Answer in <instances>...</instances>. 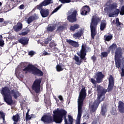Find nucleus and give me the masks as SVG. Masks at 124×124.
<instances>
[{
	"instance_id": "obj_1",
	"label": "nucleus",
	"mask_w": 124,
	"mask_h": 124,
	"mask_svg": "<svg viewBox=\"0 0 124 124\" xmlns=\"http://www.w3.org/2000/svg\"><path fill=\"white\" fill-rule=\"evenodd\" d=\"M66 111L63 109H60L57 108L53 111V118L51 115H45L42 117L41 121L44 123H53L54 122L56 124H61L62 122V118L63 116H65L67 114Z\"/></svg>"
},
{
	"instance_id": "obj_2",
	"label": "nucleus",
	"mask_w": 124,
	"mask_h": 124,
	"mask_svg": "<svg viewBox=\"0 0 124 124\" xmlns=\"http://www.w3.org/2000/svg\"><path fill=\"white\" fill-rule=\"evenodd\" d=\"M97 91L98 93L97 99L93 104H90V109L91 113L95 112L97 107H98L99 103H100L101 101L104 100V98H105V93H106V92H107V90L104 89V88L100 85H98L97 87Z\"/></svg>"
},
{
	"instance_id": "obj_3",
	"label": "nucleus",
	"mask_w": 124,
	"mask_h": 124,
	"mask_svg": "<svg viewBox=\"0 0 124 124\" xmlns=\"http://www.w3.org/2000/svg\"><path fill=\"white\" fill-rule=\"evenodd\" d=\"M123 55V50L122 48H117L115 52V61L116 67L122 70L121 76L124 77V57L122 56Z\"/></svg>"
},
{
	"instance_id": "obj_4",
	"label": "nucleus",
	"mask_w": 124,
	"mask_h": 124,
	"mask_svg": "<svg viewBox=\"0 0 124 124\" xmlns=\"http://www.w3.org/2000/svg\"><path fill=\"white\" fill-rule=\"evenodd\" d=\"M88 47H87L86 44H82L81 46V49L80 51L78 53V55L79 56L80 58L77 56H75L74 60L75 63L77 65H80L82 63V60H86V55H87V52H88Z\"/></svg>"
},
{
	"instance_id": "obj_5",
	"label": "nucleus",
	"mask_w": 124,
	"mask_h": 124,
	"mask_svg": "<svg viewBox=\"0 0 124 124\" xmlns=\"http://www.w3.org/2000/svg\"><path fill=\"white\" fill-rule=\"evenodd\" d=\"M1 94H2L4 101L8 105H11L13 103L12 97H11V91L8 87H4L0 91Z\"/></svg>"
},
{
	"instance_id": "obj_6",
	"label": "nucleus",
	"mask_w": 124,
	"mask_h": 124,
	"mask_svg": "<svg viewBox=\"0 0 124 124\" xmlns=\"http://www.w3.org/2000/svg\"><path fill=\"white\" fill-rule=\"evenodd\" d=\"M104 10L108 13L109 17H117L120 13V9H117V4L116 3L110 4L108 7L105 8Z\"/></svg>"
},
{
	"instance_id": "obj_7",
	"label": "nucleus",
	"mask_w": 124,
	"mask_h": 124,
	"mask_svg": "<svg viewBox=\"0 0 124 124\" xmlns=\"http://www.w3.org/2000/svg\"><path fill=\"white\" fill-rule=\"evenodd\" d=\"M23 71H28L29 72H31L33 74L35 75H39L42 76L43 73L40 70L37 69L34 65H29L26 68L23 69Z\"/></svg>"
},
{
	"instance_id": "obj_8",
	"label": "nucleus",
	"mask_w": 124,
	"mask_h": 124,
	"mask_svg": "<svg viewBox=\"0 0 124 124\" xmlns=\"http://www.w3.org/2000/svg\"><path fill=\"white\" fill-rule=\"evenodd\" d=\"M100 22V19L99 18H92V22L90 25V29L91 31V36L93 39H94V36L96 34V32L95 31V28L97 26V22Z\"/></svg>"
},
{
	"instance_id": "obj_9",
	"label": "nucleus",
	"mask_w": 124,
	"mask_h": 124,
	"mask_svg": "<svg viewBox=\"0 0 124 124\" xmlns=\"http://www.w3.org/2000/svg\"><path fill=\"white\" fill-rule=\"evenodd\" d=\"M77 14V11L75 10H70L68 12V15L67 19L68 21L71 22V23H74V22H76V15Z\"/></svg>"
},
{
	"instance_id": "obj_10",
	"label": "nucleus",
	"mask_w": 124,
	"mask_h": 124,
	"mask_svg": "<svg viewBox=\"0 0 124 124\" xmlns=\"http://www.w3.org/2000/svg\"><path fill=\"white\" fill-rule=\"evenodd\" d=\"M41 83V79H36L32 86V89L36 93H40V83Z\"/></svg>"
},
{
	"instance_id": "obj_11",
	"label": "nucleus",
	"mask_w": 124,
	"mask_h": 124,
	"mask_svg": "<svg viewBox=\"0 0 124 124\" xmlns=\"http://www.w3.org/2000/svg\"><path fill=\"white\" fill-rule=\"evenodd\" d=\"M50 3H53V0H45L43 2L38 5L36 8L39 10H41L43 6H47Z\"/></svg>"
},
{
	"instance_id": "obj_12",
	"label": "nucleus",
	"mask_w": 124,
	"mask_h": 124,
	"mask_svg": "<svg viewBox=\"0 0 124 124\" xmlns=\"http://www.w3.org/2000/svg\"><path fill=\"white\" fill-rule=\"evenodd\" d=\"M109 85L107 89L108 92H111L113 90V87L114 86V78L112 76H110L109 79Z\"/></svg>"
},
{
	"instance_id": "obj_13",
	"label": "nucleus",
	"mask_w": 124,
	"mask_h": 124,
	"mask_svg": "<svg viewBox=\"0 0 124 124\" xmlns=\"http://www.w3.org/2000/svg\"><path fill=\"white\" fill-rule=\"evenodd\" d=\"M40 13L43 18H46L49 16V11L47 9H42L40 10Z\"/></svg>"
},
{
	"instance_id": "obj_14",
	"label": "nucleus",
	"mask_w": 124,
	"mask_h": 124,
	"mask_svg": "<svg viewBox=\"0 0 124 124\" xmlns=\"http://www.w3.org/2000/svg\"><path fill=\"white\" fill-rule=\"evenodd\" d=\"M95 77L97 83H101V81H102V79L104 78V75H103L101 72H100L96 74Z\"/></svg>"
},
{
	"instance_id": "obj_15",
	"label": "nucleus",
	"mask_w": 124,
	"mask_h": 124,
	"mask_svg": "<svg viewBox=\"0 0 124 124\" xmlns=\"http://www.w3.org/2000/svg\"><path fill=\"white\" fill-rule=\"evenodd\" d=\"M21 95V94H20V93L19 92L13 90L11 91V96L12 97V96H14V97L16 99V98H18L19 96Z\"/></svg>"
},
{
	"instance_id": "obj_16",
	"label": "nucleus",
	"mask_w": 124,
	"mask_h": 124,
	"mask_svg": "<svg viewBox=\"0 0 124 124\" xmlns=\"http://www.w3.org/2000/svg\"><path fill=\"white\" fill-rule=\"evenodd\" d=\"M118 109L119 112L122 113V114H124V103L122 101H119L118 102Z\"/></svg>"
},
{
	"instance_id": "obj_17",
	"label": "nucleus",
	"mask_w": 124,
	"mask_h": 124,
	"mask_svg": "<svg viewBox=\"0 0 124 124\" xmlns=\"http://www.w3.org/2000/svg\"><path fill=\"white\" fill-rule=\"evenodd\" d=\"M13 29L15 31H20L23 29V25L20 22L17 23V25L13 27Z\"/></svg>"
},
{
	"instance_id": "obj_18",
	"label": "nucleus",
	"mask_w": 124,
	"mask_h": 124,
	"mask_svg": "<svg viewBox=\"0 0 124 124\" xmlns=\"http://www.w3.org/2000/svg\"><path fill=\"white\" fill-rule=\"evenodd\" d=\"M81 15H87V13L89 12L90 11V8L89 6H84L82 9H81Z\"/></svg>"
},
{
	"instance_id": "obj_19",
	"label": "nucleus",
	"mask_w": 124,
	"mask_h": 124,
	"mask_svg": "<svg viewBox=\"0 0 124 124\" xmlns=\"http://www.w3.org/2000/svg\"><path fill=\"white\" fill-rule=\"evenodd\" d=\"M66 41L68 43H69L70 45L73 46V47H79V44H78V42H75L71 40H66Z\"/></svg>"
},
{
	"instance_id": "obj_20",
	"label": "nucleus",
	"mask_w": 124,
	"mask_h": 124,
	"mask_svg": "<svg viewBox=\"0 0 124 124\" xmlns=\"http://www.w3.org/2000/svg\"><path fill=\"white\" fill-rule=\"evenodd\" d=\"M18 41L19 43H21L23 45H27L28 43L29 40L27 38L24 37L18 40Z\"/></svg>"
},
{
	"instance_id": "obj_21",
	"label": "nucleus",
	"mask_w": 124,
	"mask_h": 124,
	"mask_svg": "<svg viewBox=\"0 0 124 124\" xmlns=\"http://www.w3.org/2000/svg\"><path fill=\"white\" fill-rule=\"evenodd\" d=\"M82 34H83V31H82V30H80L77 33L74 34L73 37L74 38H80V37L82 36Z\"/></svg>"
},
{
	"instance_id": "obj_22",
	"label": "nucleus",
	"mask_w": 124,
	"mask_h": 124,
	"mask_svg": "<svg viewBox=\"0 0 124 124\" xmlns=\"http://www.w3.org/2000/svg\"><path fill=\"white\" fill-rule=\"evenodd\" d=\"M12 120L14 121V122H15L14 124H16L18 121H20V116H19V115L18 114L14 115L12 117Z\"/></svg>"
},
{
	"instance_id": "obj_23",
	"label": "nucleus",
	"mask_w": 124,
	"mask_h": 124,
	"mask_svg": "<svg viewBox=\"0 0 124 124\" xmlns=\"http://www.w3.org/2000/svg\"><path fill=\"white\" fill-rule=\"evenodd\" d=\"M106 28V21L102 20L100 24V30L101 31H104V29Z\"/></svg>"
},
{
	"instance_id": "obj_24",
	"label": "nucleus",
	"mask_w": 124,
	"mask_h": 124,
	"mask_svg": "<svg viewBox=\"0 0 124 124\" xmlns=\"http://www.w3.org/2000/svg\"><path fill=\"white\" fill-rule=\"evenodd\" d=\"M80 28V25L79 24H75L74 25L71 26L70 27V31H74L76 30H77Z\"/></svg>"
},
{
	"instance_id": "obj_25",
	"label": "nucleus",
	"mask_w": 124,
	"mask_h": 124,
	"mask_svg": "<svg viewBox=\"0 0 124 124\" xmlns=\"http://www.w3.org/2000/svg\"><path fill=\"white\" fill-rule=\"evenodd\" d=\"M116 48L117 45H116V44H113L108 47V49L109 50V51H111L112 52H113Z\"/></svg>"
},
{
	"instance_id": "obj_26",
	"label": "nucleus",
	"mask_w": 124,
	"mask_h": 124,
	"mask_svg": "<svg viewBox=\"0 0 124 124\" xmlns=\"http://www.w3.org/2000/svg\"><path fill=\"white\" fill-rule=\"evenodd\" d=\"M55 30H56V27L53 26H48L47 28H46V31H55Z\"/></svg>"
},
{
	"instance_id": "obj_27",
	"label": "nucleus",
	"mask_w": 124,
	"mask_h": 124,
	"mask_svg": "<svg viewBox=\"0 0 124 124\" xmlns=\"http://www.w3.org/2000/svg\"><path fill=\"white\" fill-rule=\"evenodd\" d=\"M113 36L112 35H108L104 36V39L106 41H110L112 39Z\"/></svg>"
},
{
	"instance_id": "obj_28",
	"label": "nucleus",
	"mask_w": 124,
	"mask_h": 124,
	"mask_svg": "<svg viewBox=\"0 0 124 124\" xmlns=\"http://www.w3.org/2000/svg\"><path fill=\"white\" fill-rule=\"evenodd\" d=\"M29 32H30V30H26L25 31H23L21 33H19V35H27Z\"/></svg>"
},
{
	"instance_id": "obj_29",
	"label": "nucleus",
	"mask_w": 124,
	"mask_h": 124,
	"mask_svg": "<svg viewBox=\"0 0 124 124\" xmlns=\"http://www.w3.org/2000/svg\"><path fill=\"white\" fill-rule=\"evenodd\" d=\"M107 112V109L105 107H102L101 114L102 116H105L106 113Z\"/></svg>"
},
{
	"instance_id": "obj_30",
	"label": "nucleus",
	"mask_w": 124,
	"mask_h": 124,
	"mask_svg": "<svg viewBox=\"0 0 124 124\" xmlns=\"http://www.w3.org/2000/svg\"><path fill=\"white\" fill-rule=\"evenodd\" d=\"M56 69H57V71L58 72L62 71V70H63V68H62V66L60 65H58L56 66Z\"/></svg>"
},
{
	"instance_id": "obj_31",
	"label": "nucleus",
	"mask_w": 124,
	"mask_h": 124,
	"mask_svg": "<svg viewBox=\"0 0 124 124\" xmlns=\"http://www.w3.org/2000/svg\"><path fill=\"white\" fill-rule=\"evenodd\" d=\"M33 20H34V16L30 17L27 20L28 24H31V23L32 22V21H33Z\"/></svg>"
},
{
	"instance_id": "obj_32",
	"label": "nucleus",
	"mask_w": 124,
	"mask_h": 124,
	"mask_svg": "<svg viewBox=\"0 0 124 124\" xmlns=\"http://www.w3.org/2000/svg\"><path fill=\"white\" fill-rule=\"evenodd\" d=\"M108 56V53L107 52H103L101 53V58H106Z\"/></svg>"
},
{
	"instance_id": "obj_33",
	"label": "nucleus",
	"mask_w": 124,
	"mask_h": 124,
	"mask_svg": "<svg viewBox=\"0 0 124 124\" xmlns=\"http://www.w3.org/2000/svg\"><path fill=\"white\" fill-rule=\"evenodd\" d=\"M62 5H60V6H59L58 7H57L55 9H54L52 12V14H54V13H56V12H57V11H58V10H59L60 9V8H61L62 7Z\"/></svg>"
},
{
	"instance_id": "obj_34",
	"label": "nucleus",
	"mask_w": 124,
	"mask_h": 124,
	"mask_svg": "<svg viewBox=\"0 0 124 124\" xmlns=\"http://www.w3.org/2000/svg\"><path fill=\"white\" fill-rule=\"evenodd\" d=\"M62 3H68L70 2V0H59Z\"/></svg>"
},
{
	"instance_id": "obj_35",
	"label": "nucleus",
	"mask_w": 124,
	"mask_h": 124,
	"mask_svg": "<svg viewBox=\"0 0 124 124\" xmlns=\"http://www.w3.org/2000/svg\"><path fill=\"white\" fill-rule=\"evenodd\" d=\"M0 116L2 118L3 122H4V117H5V114L1 111H0Z\"/></svg>"
},
{
	"instance_id": "obj_36",
	"label": "nucleus",
	"mask_w": 124,
	"mask_h": 124,
	"mask_svg": "<svg viewBox=\"0 0 124 124\" xmlns=\"http://www.w3.org/2000/svg\"><path fill=\"white\" fill-rule=\"evenodd\" d=\"M120 15H124V6H123L121 9Z\"/></svg>"
},
{
	"instance_id": "obj_37",
	"label": "nucleus",
	"mask_w": 124,
	"mask_h": 124,
	"mask_svg": "<svg viewBox=\"0 0 124 124\" xmlns=\"http://www.w3.org/2000/svg\"><path fill=\"white\" fill-rule=\"evenodd\" d=\"M49 46L50 47H51V48H52V49H53V48L55 46H56V44H55V43H50L49 44Z\"/></svg>"
},
{
	"instance_id": "obj_38",
	"label": "nucleus",
	"mask_w": 124,
	"mask_h": 124,
	"mask_svg": "<svg viewBox=\"0 0 124 124\" xmlns=\"http://www.w3.org/2000/svg\"><path fill=\"white\" fill-rule=\"evenodd\" d=\"M34 54H35V52L33 51H31L29 52V55L31 56V57H32Z\"/></svg>"
},
{
	"instance_id": "obj_39",
	"label": "nucleus",
	"mask_w": 124,
	"mask_h": 124,
	"mask_svg": "<svg viewBox=\"0 0 124 124\" xmlns=\"http://www.w3.org/2000/svg\"><path fill=\"white\" fill-rule=\"evenodd\" d=\"M62 30H63V26H62L59 27L57 29V31H62Z\"/></svg>"
},
{
	"instance_id": "obj_40",
	"label": "nucleus",
	"mask_w": 124,
	"mask_h": 124,
	"mask_svg": "<svg viewBox=\"0 0 124 124\" xmlns=\"http://www.w3.org/2000/svg\"><path fill=\"white\" fill-rule=\"evenodd\" d=\"M49 55H51V53L46 52V51H44L43 53V56H49Z\"/></svg>"
},
{
	"instance_id": "obj_41",
	"label": "nucleus",
	"mask_w": 124,
	"mask_h": 124,
	"mask_svg": "<svg viewBox=\"0 0 124 124\" xmlns=\"http://www.w3.org/2000/svg\"><path fill=\"white\" fill-rule=\"evenodd\" d=\"M4 45V41L3 40H0V46L2 47Z\"/></svg>"
},
{
	"instance_id": "obj_42",
	"label": "nucleus",
	"mask_w": 124,
	"mask_h": 124,
	"mask_svg": "<svg viewBox=\"0 0 124 124\" xmlns=\"http://www.w3.org/2000/svg\"><path fill=\"white\" fill-rule=\"evenodd\" d=\"M26 117L27 120H31V115H29L28 113H26Z\"/></svg>"
},
{
	"instance_id": "obj_43",
	"label": "nucleus",
	"mask_w": 124,
	"mask_h": 124,
	"mask_svg": "<svg viewBox=\"0 0 124 124\" xmlns=\"http://www.w3.org/2000/svg\"><path fill=\"white\" fill-rule=\"evenodd\" d=\"M51 38H47V39H46V41H45V44H48V43H49V41H51Z\"/></svg>"
},
{
	"instance_id": "obj_44",
	"label": "nucleus",
	"mask_w": 124,
	"mask_h": 124,
	"mask_svg": "<svg viewBox=\"0 0 124 124\" xmlns=\"http://www.w3.org/2000/svg\"><path fill=\"white\" fill-rule=\"evenodd\" d=\"M116 23L117 26H120V25H121V23H120V21H119V18H117L116 19Z\"/></svg>"
},
{
	"instance_id": "obj_45",
	"label": "nucleus",
	"mask_w": 124,
	"mask_h": 124,
	"mask_svg": "<svg viewBox=\"0 0 124 124\" xmlns=\"http://www.w3.org/2000/svg\"><path fill=\"white\" fill-rule=\"evenodd\" d=\"M52 50L55 51V52H59V49H58V48L56 47V46L52 48Z\"/></svg>"
},
{
	"instance_id": "obj_46",
	"label": "nucleus",
	"mask_w": 124,
	"mask_h": 124,
	"mask_svg": "<svg viewBox=\"0 0 124 124\" xmlns=\"http://www.w3.org/2000/svg\"><path fill=\"white\" fill-rule=\"evenodd\" d=\"M92 60L93 61V62H95V61H96V57H95L94 56H93L92 57Z\"/></svg>"
},
{
	"instance_id": "obj_47",
	"label": "nucleus",
	"mask_w": 124,
	"mask_h": 124,
	"mask_svg": "<svg viewBox=\"0 0 124 124\" xmlns=\"http://www.w3.org/2000/svg\"><path fill=\"white\" fill-rule=\"evenodd\" d=\"M84 118L88 120V119H89V118H90V115H89V114H87L84 116Z\"/></svg>"
},
{
	"instance_id": "obj_48",
	"label": "nucleus",
	"mask_w": 124,
	"mask_h": 124,
	"mask_svg": "<svg viewBox=\"0 0 124 124\" xmlns=\"http://www.w3.org/2000/svg\"><path fill=\"white\" fill-rule=\"evenodd\" d=\"M91 82L93 84H95V80L93 78H91Z\"/></svg>"
},
{
	"instance_id": "obj_49",
	"label": "nucleus",
	"mask_w": 124,
	"mask_h": 124,
	"mask_svg": "<svg viewBox=\"0 0 124 124\" xmlns=\"http://www.w3.org/2000/svg\"><path fill=\"white\" fill-rule=\"evenodd\" d=\"M19 9H24V5H21L19 6Z\"/></svg>"
},
{
	"instance_id": "obj_50",
	"label": "nucleus",
	"mask_w": 124,
	"mask_h": 124,
	"mask_svg": "<svg viewBox=\"0 0 124 124\" xmlns=\"http://www.w3.org/2000/svg\"><path fill=\"white\" fill-rule=\"evenodd\" d=\"M58 98L60 99V100H61V101L62 100V95H59L58 96Z\"/></svg>"
},
{
	"instance_id": "obj_51",
	"label": "nucleus",
	"mask_w": 124,
	"mask_h": 124,
	"mask_svg": "<svg viewBox=\"0 0 124 124\" xmlns=\"http://www.w3.org/2000/svg\"><path fill=\"white\" fill-rule=\"evenodd\" d=\"M3 22V18H0V23Z\"/></svg>"
},
{
	"instance_id": "obj_52",
	"label": "nucleus",
	"mask_w": 124,
	"mask_h": 124,
	"mask_svg": "<svg viewBox=\"0 0 124 124\" xmlns=\"http://www.w3.org/2000/svg\"><path fill=\"white\" fill-rule=\"evenodd\" d=\"M2 36L0 35V39H2Z\"/></svg>"
},
{
	"instance_id": "obj_53",
	"label": "nucleus",
	"mask_w": 124,
	"mask_h": 124,
	"mask_svg": "<svg viewBox=\"0 0 124 124\" xmlns=\"http://www.w3.org/2000/svg\"><path fill=\"white\" fill-rule=\"evenodd\" d=\"M10 1H11L12 2H13V1H14V0H10Z\"/></svg>"
},
{
	"instance_id": "obj_54",
	"label": "nucleus",
	"mask_w": 124,
	"mask_h": 124,
	"mask_svg": "<svg viewBox=\"0 0 124 124\" xmlns=\"http://www.w3.org/2000/svg\"><path fill=\"white\" fill-rule=\"evenodd\" d=\"M121 2H123V0H119Z\"/></svg>"
},
{
	"instance_id": "obj_55",
	"label": "nucleus",
	"mask_w": 124,
	"mask_h": 124,
	"mask_svg": "<svg viewBox=\"0 0 124 124\" xmlns=\"http://www.w3.org/2000/svg\"><path fill=\"white\" fill-rule=\"evenodd\" d=\"M2 4V3H1V2H0V6H1Z\"/></svg>"
},
{
	"instance_id": "obj_56",
	"label": "nucleus",
	"mask_w": 124,
	"mask_h": 124,
	"mask_svg": "<svg viewBox=\"0 0 124 124\" xmlns=\"http://www.w3.org/2000/svg\"><path fill=\"white\" fill-rule=\"evenodd\" d=\"M29 112H30V109H28V112L27 113L29 114Z\"/></svg>"
},
{
	"instance_id": "obj_57",
	"label": "nucleus",
	"mask_w": 124,
	"mask_h": 124,
	"mask_svg": "<svg viewBox=\"0 0 124 124\" xmlns=\"http://www.w3.org/2000/svg\"><path fill=\"white\" fill-rule=\"evenodd\" d=\"M37 101H37H38V100H37V101Z\"/></svg>"
}]
</instances>
